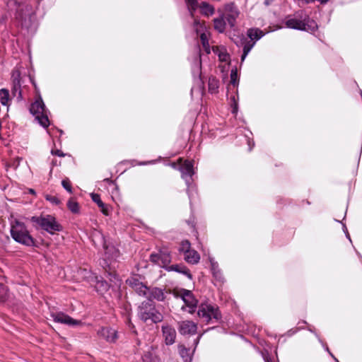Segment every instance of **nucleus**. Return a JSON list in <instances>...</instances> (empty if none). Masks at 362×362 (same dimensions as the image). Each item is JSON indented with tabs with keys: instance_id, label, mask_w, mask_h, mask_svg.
I'll use <instances>...</instances> for the list:
<instances>
[{
	"instance_id": "48",
	"label": "nucleus",
	"mask_w": 362,
	"mask_h": 362,
	"mask_svg": "<svg viewBox=\"0 0 362 362\" xmlns=\"http://www.w3.org/2000/svg\"><path fill=\"white\" fill-rule=\"evenodd\" d=\"M232 99H233V100L235 103V107H234V109L233 110V112L234 113V112H235L237 111V104H236L235 100V97H233Z\"/></svg>"
},
{
	"instance_id": "9",
	"label": "nucleus",
	"mask_w": 362,
	"mask_h": 362,
	"mask_svg": "<svg viewBox=\"0 0 362 362\" xmlns=\"http://www.w3.org/2000/svg\"><path fill=\"white\" fill-rule=\"evenodd\" d=\"M52 317L55 322L65 325L75 326L81 323L80 321L74 320L71 318L70 316L61 312L52 313Z\"/></svg>"
},
{
	"instance_id": "52",
	"label": "nucleus",
	"mask_w": 362,
	"mask_h": 362,
	"mask_svg": "<svg viewBox=\"0 0 362 362\" xmlns=\"http://www.w3.org/2000/svg\"><path fill=\"white\" fill-rule=\"evenodd\" d=\"M29 192H30V193H31V194H35V192L34 189H30L29 190Z\"/></svg>"
},
{
	"instance_id": "53",
	"label": "nucleus",
	"mask_w": 362,
	"mask_h": 362,
	"mask_svg": "<svg viewBox=\"0 0 362 362\" xmlns=\"http://www.w3.org/2000/svg\"><path fill=\"white\" fill-rule=\"evenodd\" d=\"M264 4H265L266 5H269V1H268V0H265Z\"/></svg>"
},
{
	"instance_id": "28",
	"label": "nucleus",
	"mask_w": 362,
	"mask_h": 362,
	"mask_svg": "<svg viewBox=\"0 0 362 362\" xmlns=\"http://www.w3.org/2000/svg\"><path fill=\"white\" fill-rule=\"evenodd\" d=\"M68 209L74 214H78L79 212V205L78 203L74 200V199L71 198L67 202Z\"/></svg>"
},
{
	"instance_id": "47",
	"label": "nucleus",
	"mask_w": 362,
	"mask_h": 362,
	"mask_svg": "<svg viewBox=\"0 0 362 362\" xmlns=\"http://www.w3.org/2000/svg\"><path fill=\"white\" fill-rule=\"evenodd\" d=\"M308 329L310 332L313 333L315 335V334H317V332H315V330L313 329L312 326H308Z\"/></svg>"
},
{
	"instance_id": "43",
	"label": "nucleus",
	"mask_w": 362,
	"mask_h": 362,
	"mask_svg": "<svg viewBox=\"0 0 362 362\" xmlns=\"http://www.w3.org/2000/svg\"><path fill=\"white\" fill-rule=\"evenodd\" d=\"M315 337L317 338L319 342L322 345V346L324 347L325 350L326 351H327L332 357H334L333 354L330 352L328 346L322 341V340L320 337L319 334H315Z\"/></svg>"
},
{
	"instance_id": "49",
	"label": "nucleus",
	"mask_w": 362,
	"mask_h": 362,
	"mask_svg": "<svg viewBox=\"0 0 362 362\" xmlns=\"http://www.w3.org/2000/svg\"><path fill=\"white\" fill-rule=\"evenodd\" d=\"M342 226H343V231L344 232V233H347L348 230H347L346 225L343 223Z\"/></svg>"
},
{
	"instance_id": "41",
	"label": "nucleus",
	"mask_w": 362,
	"mask_h": 362,
	"mask_svg": "<svg viewBox=\"0 0 362 362\" xmlns=\"http://www.w3.org/2000/svg\"><path fill=\"white\" fill-rule=\"evenodd\" d=\"M106 274H105V276H106V278H107L109 279L110 281L111 282H115V281L117 279V274H115V272H107V271H105Z\"/></svg>"
},
{
	"instance_id": "8",
	"label": "nucleus",
	"mask_w": 362,
	"mask_h": 362,
	"mask_svg": "<svg viewBox=\"0 0 362 362\" xmlns=\"http://www.w3.org/2000/svg\"><path fill=\"white\" fill-rule=\"evenodd\" d=\"M178 330L181 334H194L197 332V324L189 320H185L178 322Z\"/></svg>"
},
{
	"instance_id": "10",
	"label": "nucleus",
	"mask_w": 362,
	"mask_h": 362,
	"mask_svg": "<svg viewBox=\"0 0 362 362\" xmlns=\"http://www.w3.org/2000/svg\"><path fill=\"white\" fill-rule=\"evenodd\" d=\"M226 18L230 27H234L235 20L239 16V12L233 4H230L226 6Z\"/></svg>"
},
{
	"instance_id": "45",
	"label": "nucleus",
	"mask_w": 362,
	"mask_h": 362,
	"mask_svg": "<svg viewBox=\"0 0 362 362\" xmlns=\"http://www.w3.org/2000/svg\"><path fill=\"white\" fill-rule=\"evenodd\" d=\"M300 328H295V329H289L287 332H286V335L288 337H291L293 336V334H295L296 333H297L299 330H300Z\"/></svg>"
},
{
	"instance_id": "40",
	"label": "nucleus",
	"mask_w": 362,
	"mask_h": 362,
	"mask_svg": "<svg viewBox=\"0 0 362 362\" xmlns=\"http://www.w3.org/2000/svg\"><path fill=\"white\" fill-rule=\"evenodd\" d=\"M187 4H188L190 11L195 10L198 6L197 0H185Z\"/></svg>"
},
{
	"instance_id": "3",
	"label": "nucleus",
	"mask_w": 362,
	"mask_h": 362,
	"mask_svg": "<svg viewBox=\"0 0 362 362\" xmlns=\"http://www.w3.org/2000/svg\"><path fill=\"white\" fill-rule=\"evenodd\" d=\"M33 223H35L43 230L51 234H54L56 231H60L62 226L57 222L54 217L50 215L45 216H33L30 218Z\"/></svg>"
},
{
	"instance_id": "5",
	"label": "nucleus",
	"mask_w": 362,
	"mask_h": 362,
	"mask_svg": "<svg viewBox=\"0 0 362 362\" xmlns=\"http://www.w3.org/2000/svg\"><path fill=\"white\" fill-rule=\"evenodd\" d=\"M30 111L35 115L36 119L42 127H47L49 126V122L47 116L45 114V107L42 99L37 100L33 103L30 106Z\"/></svg>"
},
{
	"instance_id": "23",
	"label": "nucleus",
	"mask_w": 362,
	"mask_h": 362,
	"mask_svg": "<svg viewBox=\"0 0 362 362\" xmlns=\"http://www.w3.org/2000/svg\"><path fill=\"white\" fill-rule=\"evenodd\" d=\"M151 350L146 351L143 356L144 362H160V358L156 355L153 347Z\"/></svg>"
},
{
	"instance_id": "22",
	"label": "nucleus",
	"mask_w": 362,
	"mask_h": 362,
	"mask_svg": "<svg viewBox=\"0 0 362 362\" xmlns=\"http://www.w3.org/2000/svg\"><path fill=\"white\" fill-rule=\"evenodd\" d=\"M226 23L223 16L214 19V29L218 33H223L226 29Z\"/></svg>"
},
{
	"instance_id": "39",
	"label": "nucleus",
	"mask_w": 362,
	"mask_h": 362,
	"mask_svg": "<svg viewBox=\"0 0 362 362\" xmlns=\"http://www.w3.org/2000/svg\"><path fill=\"white\" fill-rule=\"evenodd\" d=\"M127 283L132 287V288H135L137 284H141V282H140L136 278L132 277L130 279H128L127 280Z\"/></svg>"
},
{
	"instance_id": "55",
	"label": "nucleus",
	"mask_w": 362,
	"mask_h": 362,
	"mask_svg": "<svg viewBox=\"0 0 362 362\" xmlns=\"http://www.w3.org/2000/svg\"><path fill=\"white\" fill-rule=\"evenodd\" d=\"M277 29H279V28H274V26L273 25V28H272L273 31H274L275 30H277Z\"/></svg>"
},
{
	"instance_id": "14",
	"label": "nucleus",
	"mask_w": 362,
	"mask_h": 362,
	"mask_svg": "<svg viewBox=\"0 0 362 362\" xmlns=\"http://www.w3.org/2000/svg\"><path fill=\"white\" fill-rule=\"evenodd\" d=\"M146 298L148 299V301L151 303L154 299L163 301L165 298V296L162 289L155 287L152 288H149Z\"/></svg>"
},
{
	"instance_id": "42",
	"label": "nucleus",
	"mask_w": 362,
	"mask_h": 362,
	"mask_svg": "<svg viewBox=\"0 0 362 362\" xmlns=\"http://www.w3.org/2000/svg\"><path fill=\"white\" fill-rule=\"evenodd\" d=\"M62 185L64 187V188H65L69 192H72L71 186L68 179L63 180L62 182Z\"/></svg>"
},
{
	"instance_id": "12",
	"label": "nucleus",
	"mask_w": 362,
	"mask_h": 362,
	"mask_svg": "<svg viewBox=\"0 0 362 362\" xmlns=\"http://www.w3.org/2000/svg\"><path fill=\"white\" fill-rule=\"evenodd\" d=\"M153 310H155L154 305L150 302H143L140 306L139 315L142 320L144 322L151 319V314L153 313Z\"/></svg>"
},
{
	"instance_id": "30",
	"label": "nucleus",
	"mask_w": 362,
	"mask_h": 362,
	"mask_svg": "<svg viewBox=\"0 0 362 362\" xmlns=\"http://www.w3.org/2000/svg\"><path fill=\"white\" fill-rule=\"evenodd\" d=\"M136 287L133 289L140 296L147 297L149 288L146 287L142 283L141 284L135 285Z\"/></svg>"
},
{
	"instance_id": "44",
	"label": "nucleus",
	"mask_w": 362,
	"mask_h": 362,
	"mask_svg": "<svg viewBox=\"0 0 362 362\" xmlns=\"http://www.w3.org/2000/svg\"><path fill=\"white\" fill-rule=\"evenodd\" d=\"M236 78H237V73H236V71H233V70H232V71H231V73H230V82H231L233 84H235V81H236Z\"/></svg>"
},
{
	"instance_id": "36",
	"label": "nucleus",
	"mask_w": 362,
	"mask_h": 362,
	"mask_svg": "<svg viewBox=\"0 0 362 362\" xmlns=\"http://www.w3.org/2000/svg\"><path fill=\"white\" fill-rule=\"evenodd\" d=\"M103 247L105 250V255H108L109 253L112 254V257H115L117 256L118 252L114 247H109L105 243H104Z\"/></svg>"
},
{
	"instance_id": "13",
	"label": "nucleus",
	"mask_w": 362,
	"mask_h": 362,
	"mask_svg": "<svg viewBox=\"0 0 362 362\" xmlns=\"http://www.w3.org/2000/svg\"><path fill=\"white\" fill-rule=\"evenodd\" d=\"M98 334L109 342H115L117 339V332L110 327H103L98 330Z\"/></svg>"
},
{
	"instance_id": "37",
	"label": "nucleus",
	"mask_w": 362,
	"mask_h": 362,
	"mask_svg": "<svg viewBox=\"0 0 362 362\" xmlns=\"http://www.w3.org/2000/svg\"><path fill=\"white\" fill-rule=\"evenodd\" d=\"M150 259L152 262L157 264L160 266V253H153L150 256Z\"/></svg>"
},
{
	"instance_id": "21",
	"label": "nucleus",
	"mask_w": 362,
	"mask_h": 362,
	"mask_svg": "<svg viewBox=\"0 0 362 362\" xmlns=\"http://www.w3.org/2000/svg\"><path fill=\"white\" fill-rule=\"evenodd\" d=\"M247 38L248 40H252L256 42L259 40L262 36H263V32L257 28H251L247 30Z\"/></svg>"
},
{
	"instance_id": "33",
	"label": "nucleus",
	"mask_w": 362,
	"mask_h": 362,
	"mask_svg": "<svg viewBox=\"0 0 362 362\" xmlns=\"http://www.w3.org/2000/svg\"><path fill=\"white\" fill-rule=\"evenodd\" d=\"M191 250V244L189 241L186 240L181 242L180 247L179 248V251L180 252L185 254L186 252H189Z\"/></svg>"
},
{
	"instance_id": "20",
	"label": "nucleus",
	"mask_w": 362,
	"mask_h": 362,
	"mask_svg": "<svg viewBox=\"0 0 362 362\" xmlns=\"http://www.w3.org/2000/svg\"><path fill=\"white\" fill-rule=\"evenodd\" d=\"M159 253L160 255V267H163V268H167L171 261L170 252L168 251L166 249H163V250H160L159 251Z\"/></svg>"
},
{
	"instance_id": "31",
	"label": "nucleus",
	"mask_w": 362,
	"mask_h": 362,
	"mask_svg": "<svg viewBox=\"0 0 362 362\" xmlns=\"http://www.w3.org/2000/svg\"><path fill=\"white\" fill-rule=\"evenodd\" d=\"M23 0H6V5L9 10H15L18 8L21 4Z\"/></svg>"
},
{
	"instance_id": "56",
	"label": "nucleus",
	"mask_w": 362,
	"mask_h": 362,
	"mask_svg": "<svg viewBox=\"0 0 362 362\" xmlns=\"http://www.w3.org/2000/svg\"><path fill=\"white\" fill-rule=\"evenodd\" d=\"M204 35L202 34V36H201L202 40H204Z\"/></svg>"
},
{
	"instance_id": "16",
	"label": "nucleus",
	"mask_w": 362,
	"mask_h": 362,
	"mask_svg": "<svg viewBox=\"0 0 362 362\" xmlns=\"http://www.w3.org/2000/svg\"><path fill=\"white\" fill-rule=\"evenodd\" d=\"M184 255L185 260L189 264H197L200 259L199 254L194 250H191Z\"/></svg>"
},
{
	"instance_id": "57",
	"label": "nucleus",
	"mask_w": 362,
	"mask_h": 362,
	"mask_svg": "<svg viewBox=\"0 0 362 362\" xmlns=\"http://www.w3.org/2000/svg\"><path fill=\"white\" fill-rule=\"evenodd\" d=\"M336 362H339L334 356L333 357Z\"/></svg>"
},
{
	"instance_id": "38",
	"label": "nucleus",
	"mask_w": 362,
	"mask_h": 362,
	"mask_svg": "<svg viewBox=\"0 0 362 362\" xmlns=\"http://www.w3.org/2000/svg\"><path fill=\"white\" fill-rule=\"evenodd\" d=\"M45 199L55 205H58L60 204V200L55 196L47 194L45 196Z\"/></svg>"
},
{
	"instance_id": "11",
	"label": "nucleus",
	"mask_w": 362,
	"mask_h": 362,
	"mask_svg": "<svg viewBox=\"0 0 362 362\" xmlns=\"http://www.w3.org/2000/svg\"><path fill=\"white\" fill-rule=\"evenodd\" d=\"M163 336L167 345H171L175 343L176 338L175 329L168 325L162 326Z\"/></svg>"
},
{
	"instance_id": "25",
	"label": "nucleus",
	"mask_w": 362,
	"mask_h": 362,
	"mask_svg": "<svg viewBox=\"0 0 362 362\" xmlns=\"http://www.w3.org/2000/svg\"><path fill=\"white\" fill-rule=\"evenodd\" d=\"M209 91L211 93H216L218 90V88L219 87V81L214 76H211L209 78Z\"/></svg>"
},
{
	"instance_id": "17",
	"label": "nucleus",
	"mask_w": 362,
	"mask_h": 362,
	"mask_svg": "<svg viewBox=\"0 0 362 362\" xmlns=\"http://www.w3.org/2000/svg\"><path fill=\"white\" fill-rule=\"evenodd\" d=\"M168 271H175L179 273L185 274L189 279H192V275L189 272V270L182 264H174L169 266L166 268Z\"/></svg>"
},
{
	"instance_id": "24",
	"label": "nucleus",
	"mask_w": 362,
	"mask_h": 362,
	"mask_svg": "<svg viewBox=\"0 0 362 362\" xmlns=\"http://www.w3.org/2000/svg\"><path fill=\"white\" fill-rule=\"evenodd\" d=\"M110 287V284L105 280L98 281L95 284L96 290L102 294L107 291Z\"/></svg>"
},
{
	"instance_id": "46",
	"label": "nucleus",
	"mask_w": 362,
	"mask_h": 362,
	"mask_svg": "<svg viewBox=\"0 0 362 362\" xmlns=\"http://www.w3.org/2000/svg\"><path fill=\"white\" fill-rule=\"evenodd\" d=\"M52 153L57 155L59 156H64V153H61L60 151L57 150L56 151H52Z\"/></svg>"
},
{
	"instance_id": "32",
	"label": "nucleus",
	"mask_w": 362,
	"mask_h": 362,
	"mask_svg": "<svg viewBox=\"0 0 362 362\" xmlns=\"http://www.w3.org/2000/svg\"><path fill=\"white\" fill-rule=\"evenodd\" d=\"M151 319L154 323L161 322L163 319V315L159 313L156 309L153 310V313L151 314Z\"/></svg>"
},
{
	"instance_id": "2",
	"label": "nucleus",
	"mask_w": 362,
	"mask_h": 362,
	"mask_svg": "<svg viewBox=\"0 0 362 362\" xmlns=\"http://www.w3.org/2000/svg\"><path fill=\"white\" fill-rule=\"evenodd\" d=\"M11 234L16 242L27 246L34 245V240L29 234L25 226L19 221L16 220L11 223Z\"/></svg>"
},
{
	"instance_id": "34",
	"label": "nucleus",
	"mask_w": 362,
	"mask_h": 362,
	"mask_svg": "<svg viewBox=\"0 0 362 362\" xmlns=\"http://www.w3.org/2000/svg\"><path fill=\"white\" fill-rule=\"evenodd\" d=\"M12 95L13 96H17L18 98H21V86L19 84V82H18V83L14 82L13 90H12Z\"/></svg>"
},
{
	"instance_id": "19",
	"label": "nucleus",
	"mask_w": 362,
	"mask_h": 362,
	"mask_svg": "<svg viewBox=\"0 0 362 362\" xmlns=\"http://www.w3.org/2000/svg\"><path fill=\"white\" fill-rule=\"evenodd\" d=\"M90 196H91L92 200L98 204V207H100L102 213L105 216H108L109 215L108 207L106 204H105L102 202V200L100 199V195L98 194L92 193L90 194Z\"/></svg>"
},
{
	"instance_id": "15",
	"label": "nucleus",
	"mask_w": 362,
	"mask_h": 362,
	"mask_svg": "<svg viewBox=\"0 0 362 362\" xmlns=\"http://www.w3.org/2000/svg\"><path fill=\"white\" fill-rule=\"evenodd\" d=\"M21 5L16 11L15 17L19 21H23L27 13L31 11V6L26 4L23 0L21 1Z\"/></svg>"
},
{
	"instance_id": "7",
	"label": "nucleus",
	"mask_w": 362,
	"mask_h": 362,
	"mask_svg": "<svg viewBox=\"0 0 362 362\" xmlns=\"http://www.w3.org/2000/svg\"><path fill=\"white\" fill-rule=\"evenodd\" d=\"M233 40L238 47H243V53L241 56V62H243L251 49L254 47L255 42L248 40V38L243 35L238 36L236 38Z\"/></svg>"
},
{
	"instance_id": "50",
	"label": "nucleus",
	"mask_w": 362,
	"mask_h": 362,
	"mask_svg": "<svg viewBox=\"0 0 362 362\" xmlns=\"http://www.w3.org/2000/svg\"><path fill=\"white\" fill-rule=\"evenodd\" d=\"M345 235H346V238L351 241V238H350L349 232L346 233Z\"/></svg>"
},
{
	"instance_id": "1",
	"label": "nucleus",
	"mask_w": 362,
	"mask_h": 362,
	"mask_svg": "<svg viewBox=\"0 0 362 362\" xmlns=\"http://www.w3.org/2000/svg\"><path fill=\"white\" fill-rule=\"evenodd\" d=\"M286 27L291 29L314 32L317 29V23L311 19L303 10L296 11L286 21Z\"/></svg>"
},
{
	"instance_id": "51",
	"label": "nucleus",
	"mask_w": 362,
	"mask_h": 362,
	"mask_svg": "<svg viewBox=\"0 0 362 362\" xmlns=\"http://www.w3.org/2000/svg\"><path fill=\"white\" fill-rule=\"evenodd\" d=\"M199 339H200V337H197V339H196V341H195V346H197L198 344Z\"/></svg>"
},
{
	"instance_id": "35",
	"label": "nucleus",
	"mask_w": 362,
	"mask_h": 362,
	"mask_svg": "<svg viewBox=\"0 0 362 362\" xmlns=\"http://www.w3.org/2000/svg\"><path fill=\"white\" fill-rule=\"evenodd\" d=\"M8 296V291L6 286L0 284V301H4Z\"/></svg>"
},
{
	"instance_id": "29",
	"label": "nucleus",
	"mask_w": 362,
	"mask_h": 362,
	"mask_svg": "<svg viewBox=\"0 0 362 362\" xmlns=\"http://www.w3.org/2000/svg\"><path fill=\"white\" fill-rule=\"evenodd\" d=\"M200 8L202 10V12L206 16L212 15L214 12V8H213V6H211L206 2H202L200 5Z\"/></svg>"
},
{
	"instance_id": "18",
	"label": "nucleus",
	"mask_w": 362,
	"mask_h": 362,
	"mask_svg": "<svg viewBox=\"0 0 362 362\" xmlns=\"http://www.w3.org/2000/svg\"><path fill=\"white\" fill-rule=\"evenodd\" d=\"M182 176L192 177L194 174L193 164L191 161L185 160L180 167Z\"/></svg>"
},
{
	"instance_id": "4",
	"label": "nucleus",
	"mask_w": 362,
	"mask_h": 362,
	"mask_svg": "<svg viewBox=\"0 0 362 362\" xmlns=\"http://www.w3.org/2000/svg\"><path fill=\"white\" fill-rule=\"evenodd\" d=\"M168 293H172L176 298L180 297L185 305L191 310H189L190 313L194 312V308L197 307L198 300L195 298L191 291L181 288L174 289L173 291H169Z\"/></svg>"
},
{
	"instance_id": "26",
	"label": "nucleus",
	"mask_w": 362,
	"mask_h": 362,
	"mask_svg": "<svg viewBox=\"0 0 362 362\" xmlns=\"http://www.w3.org/2000/svg\"><path fill=\"white\" fill-rule=\"evenodd\" d=\"M179 353L185 362H191L192 358L189 355V350L187 349L184 345L178 346Z\"/></svg>"
},
{
	"instance_id": "6",
	"label": "nucleus",
	"mask_w": 362,
	"mask_h": 362,
	"mask_svg": "<svg viewBox=\"0 0 362 362\" xmlns=\"http://www.w3.org/2000/svg\"><path fill=\"white\" fill-rule=\"evenodd\" d=\"M197 314L199 317L203 318L206 322H209L211 318L216 320L221 318V313L218 308L205 303L200 305Z\"/></svg>"
},
{
	"instance_id": "27",
	"label": "nucleus",
	"mask_w": 362,
	"mask_h": 362,
	"mask_svg": "<svg viewBox=\"0 0 362 362\" xmlns=\"http://www.w3.org/2000/svg\"><path fill=\"white\" fill-rule=\"evenodd\" d=\"M10 100L8 90L2 88L0 90V101L3 105H8Z\"/></svg>"
},
{
	"instance_id": "54",
	"label": "nucleus",
	"mask_w": 362,
	"mask_h": 362,
	"mask_svg": "<svg viewBox=\"0 0 362 362\" xmlns=\"http://www.w3.org/2000/svg\"><path fill=\"white\" fill-rule=\"evenodd\" d=\"M264 359L266 362H270L268 358H265Z\"/></svg>"
}]
</instances>
